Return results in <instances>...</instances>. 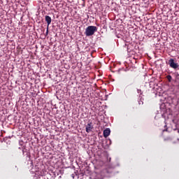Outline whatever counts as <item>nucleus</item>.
Returning <instances> with one entry per match:
<instances>
[{
    "label": "nucleus",
    "instance_id": "1",
    "mask_svg": "<svg viewBox=\"0 0 179 179\" xmlns=\"http://www.w3.org/2000/svg\"><path fill=\"white\" fill-rule=\"evenodd\" d=\"M96 31H97V27L88 26L85 29V34L87 36V37H90V36H93Z\"/></svg>",
    "mask_w": 179,
    "mask_h": 179
},
{
    "label": "nucleus",
    "instance_id": "2",
    "mask_svg": "<svg viewBox=\"0 0 179 179\" xmlns=\"http://www.w3.org/2000/svg\"><path fill=\"white\" fill-rule=\"evenodd\" d=\"M169 64L171 68H173V69H177V68H178V64L174 62V59H170Z\"/></svg>",
    "mask_w": 179,
    "mask_h": 179
},
{
    "label": "nucleus",
    "instance_id": "3",
    "mask_svg": "<svg viewBox=\"0 0 179 179\" xmlns=\"http://www.w3.org/2000/svg\"><path fill=\"white\" fill-rule=\"evenodd\" d=\"M39 9L41 10L42 13L45 12V3L43 1L39 2Z\"/></svg>",
    "mask_w": 179,
    "mask_h": 179
},
{
    "label": "nucleus",
    "instance_id": "4",
    "mask_svg": "<svg viewBox=\"0 0 179 179\" xmlns=\"http://www.w3.org/2000/svg\"><path fill=\"white\" fill-rule=\"evenodd\" d=\"M92 129H93V126H92V122L88 123L85 126V131H86V132H87V134H89V132H92Z\"/></svg>",
    "mask_w": 179,
    "mask_h": 179
},
{
    "label": "nucleus",
    "instance_id": "5",
    "mask_svg": "<svg viewBox=\"0 0 179 179\" xmlns=\"http://www.w3.org/2000/svg\"><path fill=\"white\" fill-rule=\"evenodd\" d=\"M111 133V131L109 128L103 130V136L104 138H108L110 136V134Z\"/></svg>",
    "mask_w": 179,
    "mask_h": 179
},
{
    "label": "nucleus",
    "instance_id": "6",
    "mask_svg": "<svg viewBox=\"0 0 179 179\" xmlns=\"http://www.w3.org/2000/svg\"><path fill=\"white\" fill-rule=\"evenodd\" d=\"M45 22H47L48 27V26H50V24H51V17L48 15H46L45 16Z\"/></svg>",
    "mask_w": 179,
    "mask_h": 179
},
{
    "label": "nucleus",
    "instance_id": "7",
    "mask_svg": "<svg viewBox=\"0 0 179 179\" xmlns=\"http://www.w3.org/2000/svg\"><path fill=\"white\" fill-rule=\"evenodd\" d=\"M166 79L169 80V82H171V79H173V78L171 77V76L168 75L166 76Z\"/></svg>",
    "mask_w": 179,
    "mask_h": 179
},
{
    "label": "nucleus",
    "instance_id": "8",
    "mask_svg": "<svg viewBox=\"0 0 179 179\" xmlns=\"http://www.w3.org/2000/svg\"><path fill=\"white\" fill-rule=\"evenodd\" d=\"M26 150H26V148L22 149V154L23 155H24V153H27V152H26Z\"/></svg>",
    "mask_w": 179,
    "mask_h": 179
},
{
    "label": "nucleus",
    "instance_id": "9",
    "mask_svg": "<svg viewBox=\"0 0 179 179\" xmlns=\"http://www.w3.org/2000/svg\"><path fill=\"white\" fill-rule=\"evenodd\" d=\"M138 104L141 106V105H142V104H143V101H142V100H139L138 101Z\"/></svg>",
    "mask_w": 179,
    "mask_h": 179
},
{
    "label": "nucleus",
    "instance_id": "10",
    "mask_svg": "<svg viewBox=\"0 0 179 179\" xmlns=\"http://www.w3.org/2000/svg\"><path fill=\"white\" fill-rule=\"evenodd\" d=\"M45 4L49 6L50 5V1H46Z\"/></svg>",
    "mask_w": 179,
    "mask_h": 179
},
{
    "label": "nucleus",
    "instance_id": "11",
    "mask_svg": "<svg viewBox=\"0 0 179 179\" xmlns=\"http://www.w3.org/2000/svg\"><path fill=\"white\" fill-rule=\"evenodd\" d=\"M47 34H48V30H47V31H46V36H47Z\"/></svg>",
    "mask_w": 179,
    "mask_h": 179
},
{
    "label": "nucleus",
    "instance_id": "12",
    "mask_svg": "<svg viewBox=\"0 0 179 179\" xmlns=\"http://www.w3.org/2000/svg\"><path fill=\"white\" fill-rule=\"evenodd\" d=\"M43 176H44V175L41 174V177H43Z\"/></svg>",
    "mask_w": 179,
    "mask_h": 179
}]
</instances>
